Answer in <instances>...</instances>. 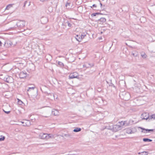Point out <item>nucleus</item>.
Returning a JSON list of instances; mask_svg holds the SVG:
<instances>
[{
  "mask_svg": "<svg viewBox=\"0 0 155 155\" xmlns=\"http://www.w3.org/2000/svg\"><path fill=\"white\" fill-rule=\"evenodd\" d=\"M106 128L112 130L113 131L116 132L122 129V127L119 125H116L109 126H106Z\"/></svg>",
  "mask_w": 155,
  "mask_h": 155,
  "instance_id": "f257e3e1",
  "label": "nucleus"
},
{
  "mask_svg": "<svg viewBox=\"0 0 155 155\" xmlns=\"http://www.w3.org/2000/svg\"><path fill=\"white\" fill-rule=\"evenodd\" d=\"M40 138L43 139L48 140L50 138H53L54 136L51 134H47L46 133H41L39 134Z\"/></svg>",
  "mask_w": 155,
  "mask_h": 155,
  "instance_id": "f03ea898",
  "label": "nucleus"
},
{
  "mask_svg": "<svg viewBox=\"0 0 155 155\" xmlns=\"http://www.w3.org/2000/svg\"><path fill=\"white\" fill-rule=\"evenodd\" d=\"M15 25L11 28H16V26L18 27L19 28H21L25 26V22L24 21H20L17 23H15Z\"/></svg>",
  "mask_w": 155,
  "mask_h": 155,
  "instance_id": "7ed1b4c3",
  "label": "nucleus"
},
{
  "mask_svg": "<svg viewBox=\"0 0 155 155\" xmlns=\"http://www.w3.org/2000/svg\"><path fill=\"white\" fill-rule=\"evenodd\" d=\"M4 80L8 83H12L13 81V79L11 76L6 75L3 78Z\"/></svg>",
  "mask_w": 155,
  "mask_h": 155,
  "instance_id": "20e7f679",
  "label": "nucleus"
},
{
  "mask_svg": "<svg viewBox=\"0 0 155 155\" xmlns=\"http://www.w3.org/2000/svg\"><path fill=\"white\" fill-rule=\"evenodd\" d=\"M150 116H149V113H144L141 115V118L142 119L150 120Z\"/></svg>",
  "mask_w": 155,
  "mask_h": 155,
  "instance_id": "39448f33",
  "label": "nucleus"
},
{
  "mask_svg": "<svg viewBox=\"0 0 155 155\" xmlns=\"http://www.w3.org/2000/svg\"><path fill=\"white\" fill-rule=\"evenodd\" d=\"M79 77L78 73L76 72H74L71 74L69 75V78L73 79L74 78H78Z\"/></svg>",
  "mask_w": 155,
  "mask_h": 155,
  "instance_id": "423d86ee",
  "label": "nucleus"
},
{
  "mask_svg": "<svg viewBox=\"0 0 155 155\" xmlns=\"http://www.w3.org/2000/svg\"><path fill=\"white\" fill-rule=\"evenodd\" d=\"M27 74L25 71H21L20 72L19 75L20 78H24L27 76Z\"/></svg>",
  "mask_w": 155,
  "mask_h": 155,
  "instance_id": "0eeeda50",
  "label": "nucleus"
},
{
  "mask_svg": "<svg viewBox=\"0 0 155 155\" xmlns=\"http://www.w3.org/2000/svg\"><path fill=\"white\" fill-rule=\"evenodd\" d=\"M21 122L23 124L24 126L29 127L31 125V123L29 120H25L24 121H21Z\"/></svg>",
  "mask_w": 155,
  "mask_h": 155,
  "instance_id": "6e6552de",
  "label": "nucleus"
},
{
  "mask_svg": "<svg viewBox=\"0 0 155 155\" xmlns=\"http://www.w3.org/2000/svg\"><path fill=\"white\" fill-rule=\"evenodd\" d=\"M48 21V19L46 17H42L40 20V21L42 24H45L47 23Z\"/></svg>",
  "mask_w": 155,
  "mask_h": 155,
  "instance_id": "1a4fd4ad",
  "label": "nucleus"
},
{
  "mask_svg": "<svg viewBox=\"0 0 155 155\" xmlns=\"http://www.w3.org/2000/svg\"><path fill=\"white\" fill-rule=\"evenodd\" d=\"M12 44V42L10 41H7L5 42L4 45L8 48L10 47Z\"/></svg>",
  "mask_w": 155,
  "mask_h": 155,
  "instance_id": "9d476101",
  "label": "nucleus"
},
{
  "mask_svg": "<svg viewBox=\"0 0 155 155\" xmlns=\"http://www.w3.org/2000/svg\"><path fill=\"white\" fill-rule=\"evenodd\" d=\"M106 19L104 18H101L98 20V23L101 24H103L106 22Z\"/></svg>",
  "mask_w": 155,
  "mask_h": 155,
  "instance_id": "9b49d317",
  "label": "nucleus"
},
{
  "mask_svg": "<svg viewBox=\"0 0 155 155\" xmlns=\"http://www.w3.org/2000/svg\"><path fill=\"white\" fill-rule=\"evenodd\" d=\"M139 128L141 129H142L143 130L142 131V132L145 133L149 132L150 131H152L153 130V129H145L141 127H140Z\"/></svg>",
  "mask_w": 155,
  "mask_h": 155,
  "instance_id": "f8f14e48",
  "label": "nucleus"
},
{
  "mask_svg": "<svg viewBox=\"0 0 155 155\" xmlns=\"http://www.w3.org/2000/svg\"><path fill=\"white\" fill-rule=\"evenodd\" d=\"M52 114L54 116H57L59 114V111L58 110L53 109L52 110Z\"/></svg>",
  "mask_w": 155,
  "mask_h": 155,
  "instance_id": "ddd939ff",
  "label": "nucleus"
},
{
  "mask_svg": "<svg viewBox=\"0 0 155 155\" xmlns=\"http://www.w3.org/2000/svg\"><path fill=\"white\" fill-rule=\"evenodd\" d=\"M125 130V132L128 134H131L134 133L132 128H126Z\"/></svg>",
  "mask_w": 155,
  "mask_h": 155,
  "instance_id": "4468645a",
  "label": "nucleus"
},
{
  "mask_svg": "<svg viewBox=\"0 0 155 155\" xmlns=\"http://www.w3.org/2000/svg\"><path fill=\"white\" fill-rule=\"evenodd\" d=\"M130 98V95L129 93H127L125 94V96L124 98V99L125 101L128 100Z\"/></svg>",
  "mask_w": 155,
  "mask_h": 155,
  "instance_id": "2eb2a0df",
  "label": "nucleus"
},
{
  "mask_svg": "<svg viewBox=\"0 0 155 155\" xmlns=\"http://www.w3.org/2000/svg\"><path fill=\"white\" fill-rule=\"evenodd\" d=\"M140 54L141 57L143 58H147V55L145 53L143 52L142 51L140 53Z\"/></svg>",
  "mask_w": 155,
  "mask_h": 155,
  "instance_id": "dca6fc26",
  "label": "nucleus"
},
{
  "mask_svg": "<svg viewBox=\"0 0 155 155\" xmlns=\"http://www.w3.org/2000/svg\"><path fill=\"white\" fill-rule=\"evenodd\" d=\"M75 38L77 41L79 42H81V38L80 37V35H76V36L75 37Z\"/></svg>",
  "mask_w": 155,
  "mask_h": 155,
  "instance_id": "f3484780",
  "label": "nucleus"
},
{
  "mask_svg": "<svg viewBox=\"0 0 155 155\" xmlns=\"http://www.w3.org/2000/svg\"><path fill=\"white\" fill-rule=\"evenodd\" d=\"M81 130V129L80 128H76L73 130L74 132H78Z\"/></svg>",
  "mask_w": 155,
  "mask_h": 155,
  "instance_id": "a211bd4d",
  "label": "nucleus"
},
{
  "mask_svg": "<svg viewBox=\"0 0 155 155\" xmlns=\"http://www.w3.org/2000/svg\"><path fill=\"white\" fill-rule=\"evenodd\" d=\"M143 140L144 142H151L152 140L147 138H144L143 139Z\"/></svg>",
  "mask_w": 155,
  "mask_h": 155,
  "instance_id": "6ab92c4d",
  "label": "nucleus"
},
{
  "mask_svg": "<svg viewBox=\"0 0 155 155\" xmlns=\"http://www.w3.org/2000/svg\"><path fill=\"white\" fill-rule=\"evenodd\" d=\"M71 3L69 2H67L65 6L68 8H69L71 7Z\"/></svg>",
  "mask_w": 155,
  "mask_h": 155,
  "instance_id": "aec40b11",
  "label": "nucleus"
},
{
  "mask_svg": "<svg viewBox=\"0 0 155 155\" xmlns=\"http://www.w3.org/2000/svg\"><path fill=\"white\" fill-rule=\"evenodd\" d=\"M124 126H127L129 125L130 124L129 121H124Z\"/></svg>",
  "mask_w": 155,
  "mask_h": 155,
  "instance_id": "412c9836",
  "label": "nucleus"
},
{
  "mask_svg": "<svg viewBox=\"0 0 155 155\" xmlns=\"http://www.w3.org/2000/svg\"><path fill=\"white\" fill-rule=\"evenodd\" d=\"M147 152L145 151H143L141 153L139 152L138 153V154H140V155H147Z\"/></svg>",
  "mask_w": 155,
  "mask_h": 155,
  "instance_id": "4be33fe9",
  "label": "nucleus"
},
{
  "mask_svg": "<svg viewBox=\"0 0 155 155\" xmlns=\"http://www.w3.org/2000/svg\"><path fill=\"white\" fill-rule=\"evenodd\" d=\"M48 10L49 13L52 12V7L49 6L48 8Z\"/></svg>",
  "mask_w": 155,
  "mask_h": 155,
  "instance_id": "5701e85b",
  "label": "nucleus"
},
{
  "mask_svg": "<svg viewBox=\"0 0 155 155\" xmlns=\"http://www.w3.org/2000/svg\"><path fill=\"white\" fill-rule=\"evenodd\" d=\"M87 64L88 65V66H89V68L92 67L94 66V64H91L90 63H87Z\"/></svg>",
  "mask_w": 155,
  "mask_h": 155,
  "instance_id": "b1692460",
  "label": "nucleus"
},
{
  "mask_svg": "<svg viewBox=\"0 0 155 155\" xmlns=\"http://www.w3.org/2000/svg\"><path fill=\"white\" fill-rule=\"evenodd\" d=\"M58 64L61 67H64V64L61 61H58Z\"/></svg>",
  "mask_w": 155,
  "mask_h": 155,
  "instance_id": "393cba45",
  "label": "nucleus"
},
{
  "mask_svg": "<svg viewBox=\"0 0 155 155\" xmlns=\"http://www.w3.org/2000/svg\"><path fill=\"white\" fill-rule=\"evenodd\" d=\"M35 88V87H29L28 89L27 90V91H30L31 90H33Z\"/></svg>",
  "mask_w": 155,
  "mask_h": 155,
  "instance_id": "a878e982",
  "label": "nucleus"
},
{
  "mask_svg": "<svg viewBox=\"0 0 155 155\" xmlns=\"http://www.w3.org/2000/svg\"><path fill=\"white\" fill-rule=\"evenodd\" d=\"M152 119H155V114H154L150 116V120Z\"/></svg>",
  "mask_w": 155,
  "mask_h": 155,
  "instance_id": "bb28decb",
  "label": "nucleus"
},
{
  "mask_svg": "<svg viewBox=\"0 0 155 155\" xmlns=\"http://www.w3.org/2000/svg\"><path fill=\"white\" fill-rule=\"evenodd\" d=\"M5 138V137L4 136H0V141H2L4 140Z\"/></svg>",
  "mask_w": 155,
  "mask_h": 155,
  "instance_id": "cd10ccee",
  "label": "nucleus"
},
{
  "mask_svg": "<svg viewBox=\"0 0 155 155\" xmlns=\"http://www.w3.org/2000/svg\"><path fill=\"white\" fill-rule=\"evenodd\" d=\"M87 63H86L84 64L83 65V67L86 68H89V66L87 64Z\"/></svg>",
  "mask_w": 155,
  "mask_h": 155,
  "instance_id": "c85d7f7f",
  "label": "nucleus"
},
{
  "mask_svg": "<svg viewBox=\"0 0 155 155\" xmlns=\"http://www.w3.org/2000/svg\"><path fill=\"white\" fill-rule=\"evenodd\" d=\"M64 23L65 24H67L68 25V26L69 27H71V26L72 25V24L71 23H70L68 21H67L66 22H64Z\"/></svg>",
  "mask_w": 155,
  "mask_h": 155,
  "instance_id": "c756f323",
  "label": "nucleus"
},
{
  "mask_svg": "<svg viewBox=\"0 0 155 155\" xmlns=\"http://www.w3.org/2000/svg\"><path fill=\"white\" fill-rule=\"evenodd\" d=\"M12 6V5L11 4L8 5H7L6 6V7L5 9V10L8 9L10 8Z\"/></svg>",
  "mask_w": 155,
  "mask_h": 155,
  "instance_id": "7c9ffc66",
  "label": "nucleus"
},
{
  "mask_svg": "<svg viewBox=\"0 0 155 155\" xmlns=\"http://www.w3.org/2000/svg\"><path fill=\"white\" fill-rule=\"evenodd\" d=\"M99 14H100L98 13H94L92 14L91 15V16L92 17H93V16H96L97 15H99Z\"/></svg>",
  "mask_w": 155,
  "mask_h": 155,
  "instance_id": "2f4dec72",
  "label": "nucleus"
},
{
  "mask_svg": "<svg viewBox=\"0 0 155 155\" xmlns=\"http://www.w3.org/2000/svg\"><path fill=\"white\" fill-rule=\"evenodd\" d=\"M132 55L134 57H136L137 55V54L136 52H134V53L132 52Z\"/></svg>",
  "mask_w": 155,
  "mask_h": 155,
  "instance_id": "473e14b6",
  "label": "nucleus"
},
{
  "mask_svg": "<svg viewBox=\"0 0 155 155\" xmlns=\"http://www.w3.org/2000/svg\"><path fill=\"white\" fill-rule=\"evenodd\" d=\"M119 124H120V125L122 127V126H124V121H122L120 122H119Z\"/></svg>",
  "mask_w": 155,
  "mask_h": 155,
  "instance_id": "72a5a7b5",
  "label": "nucleus"
},
{
  "mask_svg": "<svg viewBox=\"0 0 155 155\" xmlns=\"http://www.w3.org/2000/svg\"><path fill=\"white\" fill-rule=\"evenodd\" d=\"M86 36V35H80L81 38V40H82L83 38H84L85 36Z\"/></svg>",
  "mask_w": 155,
  "mask_h": 155,
  "instance_id": "f704fd0d",
  "label": "nucleus"
},
{
  "mask_svg": "<svg viewBox=\"0 0 155 155\" xmlns=\"http://www.w3.org/2000/svg\"><path fill=\"white\" fill-rule=\"evenodd\" d=\"M3 110V111L4 112L7 114H9L10 112V111H5L4 110Z\"/></svg>",
  "mask_w": 155,
  "mask_h": 155,
  "instance_id": "c9c22d12",
  "label": "nucleus"
},
{
  "mask_svg": "<svg viewBox=\"0 0 155 155\" xmlns=\"http://www.w3.org/2000/svg\"><path fill=\"white\" fill-rule=\"evenodd\" d=\"M92 7H97V6H96V5L94 4V5H93L92 6H91V7L92 8Z\"/></svg>",
  "mask_w": 155,
  "mask_h": 155,
  "instance_id": "e433bc0d",
  "label": "nucleus"
},
{
  "mask_svg": "<svg viewBox=\"0 0 155 155\" xmlns=\"http://www.w3.org/2000/svg\"><path fill=\"white\" fill-rule=\"evenodd\" d=\"M78 8L81 9L82 8V6H79L78 7Z\"/></svg>",
  "mask_w": 155,
  "mask_h": 155,
  "instance_id": "4c0bfd02",
  "label": "nucleus"
},
{
  "mask_svg": "<svg viewBox=\"0 0 155 155\" xmlns=\"http://www.w3.org/2000/svg\"><path fill=\"white\" fill-rule=\"evenodd\" d=\"M27 2H28L27 1H25L24 4L26 5V4L27 3Z\"/></svg>",
  "mask_w": 155,
  "mask_h": 155,
  "instance_id": "58836bf2",
  "label": "nucleus"
},
{
  "mask_svg": "<svg viewBox=\"0 0 155 155\" xmlns=\"http://www.w3.org/2000/svg\"><path fill=\"white\" fill-rule=\"evenodd\" d=\"M18 102L20 103V104H21L20 103H22V102L21 101H18Z\"/></svg>",
  "mask_w": 155,
  "mask_h": 155,
  "instance_id": "ea45409f",
  "label": "nucleus"
},
{
  "mask_svg": "<svg viewBox=\"0 0 155 155\" xmlns=\"http://www.w3.org/2000/svg\"><path fill=\"white\" fill-rule=\"evenodd\" d=\"M64 136H65V137H68V134H64Z\"/></svg>",
  "mask_w": 155,
  "mask_h": 155,
  "instance_id": "a19ab883",
  "label": "nucleus"
},
{
  "mask_svg": "<svg viewBox=\"0 0 155 155\" xmlns=\"http://www.w3.org/2000/svg\"><path fill=\"white\" fill-rule=\"evenodd\" d=\"M111 86H113L114 87H115V86L114 84H112V85Z\"/></svg>",
  "mask_w": 155,
  "mask_h": 155,
  "instance_id": "79ce46f5",
  "label": "nucleus"
},
{
  "mask_svg": "<svg viewBox=\"0 0 155 155\" xmlns=\"http://www.w3.org/2000/svg\"><path fill=\"white\" fill-rule=\"evenodd\" d=\"M2 43L0 41V46H1L2 45Z\"/></svg>",
  "mask_w": 155,
  "mask_h": 155,
  "instance_id": "37998d69",
  "label": "nucleus"
},
{
  "mask_svg": "<svg viewBox=\"0 0 155 155\" xmlns=\"http://www.w3.org/2000/svg\"><path fill=\"white\" fill-rule=\"evenodd\" d=\"M25 5L24 4V5L23 6V7H25Z\"/></svg>",
  "mask_w": 155,
  "mask_h": 155,
  "instance_id": "c03bdc74",
  "label": "nucleus"
},
{
  "mask_svg": "<svg viewBox=\"0 0 155 155\" xmlns=\"http://www.w3.org/2000/svg\"><path fill=\"white\" fill-rule=\"evenodd\" d=\"M100 5H101V6L102 5V4H101V3H100Z\"/></svg>",
  "mask_w": 155,
  "mask_h": 155,
  "instance_id": "a18cd8bd",
  "label": "nucleus"
},
{
  "mask_svg": "<svg viewBox=\"0 0 155 155\" xmlns=\"http://www.w3.org/2000/svg\"><path fill=\"white\" fill-rule=\"evenodd\" d=\"M30 2H29V4L28 5V6H29V5H30Z\"/></svg>",
  "mask_w": 155,
  "mask_h": 155,
  "instance_id": "49530a36",
  "label": "nucleus"
},
{
  "mask_svg": "<svg viewBox=\"0 0 155 155\" xmlns=\"http://www.w3.org/2000/svg\"><path fill=\"white\" fill-rule=\"evenodd\" d=\"M102 33H103V32H102V31L101 32V34H102Z\"/></svg>",
  "mask_w": 155,
  "mask_h": 155,
  "instance_id": "de8ad7c7",
  "label": "nucleus"
}]
</instances>
